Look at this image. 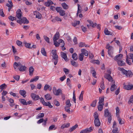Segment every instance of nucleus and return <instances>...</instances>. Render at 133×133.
<instances>
[{
    "label": "nucleus",
    "mask_w": 133,
    "mask_h": 133,
    "mask_svg": "<svg viewBox=\"0 0 133 133\" xmlns=\"http://www.w3.org/2000/svg\"><path fill=\"white\" fill-rule=\"evenodd\" d=\"M118 70H120L122 71V72L124 75H126V76L127 77H131L133 74L130 71H127L123 68H121L119 67L118 68Z\"/></svg>",
    "instance_id": "obj_1"
},
{
    "label": "nucleus",
    "mask_w": 133,
    "mask_h": 133,
    "mask_svg": "<svg viewBox=\"0 0 133 133\" xmlns=\"http://www.w3.org/2000/svg\"><path fill=\"white\" fill-rule=\"evenodd\" d=\"M106 48L108 50V52L109 55L111 57H112V55L113 53V47L112 46H110L109 44H108L106 46Z\"/></svg>",
    "instance_id": "obj_2"
},
{
    "label": "nucleus",
    "mask_w": 133,
    "mask_h": 133,
    "mask_svg": "<svg viewBox=\"0 0 133 133\" xmlns=\"http://www.w3.org/2000/svg\"><path fill=\"white\" fill-rule=\"evenodd\" d=\"M104 77L108 79L109 81H111L112 83H114L115 81L112 80V78L110 74H105L104 76Z\"/></svg>",
    "instance_id": "obj_3"
},
{
    "label": "nucleus",
    "mask_w": 133,
    "mask_h": 133,
    "mask_svg": "<svg viewBox=\"0 0 133 133\" xmlns=\"http://www.w3.org/2000/svg\"><path fill=\"white\" fill-rule=\"evenodd\" d=\"M92 128H93L91 127L89 128H87L81 131L80 133H87L90 132L92 131Z\"/></svg>",
    "instance_id": "obj_4"
},
{
    "label": "nucleus",
    "mask_w": 133,
    "mask_h": 133,
    "mask_svg": "<svg viewBox=\"0 0 133 133\" xmlns=\"http://www.w3.org/2000/svg\"><path fill=\"white\" fill-rule=\"evenodd\" d=\"M53 58L52 59V61L54 62V64L56 65L58 62V57L57 55H52Z\"/></svg>",
    "instance_id": "obj_5"
},
{
    "label": "nucleus",
    "mask_w": 133,
    "mask_h": 133,
    "mask_svg": "<svg viewBox=\"0 0 133 133\" xmlns=\"http://www.w3.org/2000/svg\"><path fill=\"white\" fill-rule=\"evenodd\" d=\"M16 16L19 19H21L22 15V12L20 9H18L16 12Z\"/></svg>",
    "instance_id": "obj_6"
},
{
    "label": "nucleus",
    "mask_w": 133,
    "mask_h": 133,
    "mask_svg": "<svg viewBox=\"0 0 133 133\" xmlns=\"http://www.w3.org/2000/svg\"><path fill=\"white\" fill-rule=\"evenodd\" d=\"M123 57V55L121 54H120L116 56L114 59L117 62V61L121 60Z\"/></svg>",
    "instance_id": "obj_7"
},
{
    "label": "nucleus",
    "mask_w": 133,
    "mask_h": 133,
    "mask_svg": "<svg viewBox=\"0 0 133 133\" xmlns=\"http://www.w3.org/2000/svg\"><path fill=\"white\" fill-rule=\"evenodd\" d=\"M31 96L33 99L35 101L37 100L39 98V97L38 95H37L34 93H31Z\"/></svg>",
    "instance_id": "obj_8"
},
{
    "label": "nucleus",
    "mask_w": 133,
    "mask_h": 133,
    "mask_svg": "<svg viewBox=\"0 0 133 133\" xmlns=\"http://www.w3.org/2000/svg\"><path fill=\"white\" fill-rule=\"evenodd\" d=\"M124 88L128 90L133 89V85H125L124 86Z\"/></svg>",
    "instance_id": "obj_9"
},
{
    "label": "nucleus",
    "mask_w": 133,
    "mask_h": 133,
    "mask_svg": "<svg viewBox=\"0 0 133 133\" xmlns=\"http://www.w3.org/2000/svg\"><path fill=\"white\" fill-rule=\"evenodd\" d=\"M53 93L54 94L56 95H59L60 93L61 94L62 93L61 90L59 89L57 90L55 89L53 90Z\"/></svg>",
    "instance_id": "obj_10"
},
{
    "label": "nucleus",
    "mask_w": 133,
    "mask_h": 133,
    "mask_svg": "<svg viewBox=\"0 0 133 133\" xmlns=\"http://www.w3.org/2000/svg\"><path fill=\"white\" fill-rule=\"evenodd\" d=\"M94 123L96 127H99L101 124V122L99 119H95Z\"/></svg>",
    "instance_id": "obj_11"
},
{
    "label": "nucleus",
    "mask_w": 133,
    "mask_h": 133,
    "mask_svg": "<svg viewBox=\"0 0 133 133\" xmlns=\"http://www.w3.org/2000/svg\"><path fill=\"white\" fill-rule=\"evenodd\" d=\"M34 15H36V18H38V19L41 18L42 16L41 14L38 12L36 11H35L34 12Z\"/></svg>",
    "instance_id": "obj_12"
},
{
    "label": "nucleus",
    "mask_w": 133,
    "mask_h": 133,
    "mask_svg": "<svg viewBox=\"0 0 133 133\" xmlns=\"http://www.w3.org/2000/svg\"><path fill=\"white\" fill-rule=\"evenodd\" d=\"M81 54L85 56H87L88 55V52L84 49H82L81 50Z\"/></svg>",
    "instance_id": "obj_13"
},
{
    "label": "nucleus",
    "mask_w": 133,
    "mask_h": 133,
    "mask_svg": "<svg viewBox=\"0 0 133 133\" xmlns=\"http://www.w3.org/2000/svg\"><path fill=\"white\" fill-rule=\"evenodd\" d=\"M117 62L118 65L120 66L124 65L125 64L124 61L122 60L117 61Z\"/></svg>",
    "instance_id": "obj_14"
},
{
    "label": "nucleus",
    "mask_w": 133,
    "mask_h": 133,
    "mask_svg": "<svg viewBox=\"0 0 133 133\" xmlns=\"http://www.w3.org/2000/svg\"><path fill=\"white\" fill-rule=\"evenodd\" d=\"M112 83L111 85L110 88V90L111 91H114V90L116 89L117 88V86L115 84V83Z\"/></svg>",
    "instance_id": "obj_15"
},
{
    "label": "nucleus",
    "mask_w": 133,
    "mask_h": 133,
    "mask_svg": "<svg viewBox=\"0 0 133 133\" xmlns=\"http://www.w3.org/2000/svg\"><path fill=\"white\" fill-rule=\"evenodd\" d=\"M61 56L66 61H67V58L66 54L64 53L63 52H61Z\"/></svg>",
    "instance_id": "obj_16"
},
{
    "label": "nucleus",
    "mask_w": 133,
    "mask_h": 133,
    "mask_svg": "<svg viewBox=\"0 0 133 133\" xmlns=\"http://www.w3.org/2000/svg\"><path fill=\"white\" fill-rule=\"evenodd\" d=\"M59 34L58 32H56L53 38V41L57 40L59 38Z\"/></svg>",
    "instance_id": "obj_17"
},
{
    "label": "nucleus",
    "mask_w": 133,
    "mask_h": 133,
    "mask_svg": "<svg viewBox=\"0 0 133 133\" xmlns=\"http://www.w3.org/2000/svg\"><path fill=\"white\" fill-rule=\"evenodd\" d=\"M47 1L45 3V6H49L53 4V2L50 0H47Z\"/></svg>",
    "instance_id": "obj_18"
},
{
    "label": "nucleus",
    "mask_w": 133,
    "mask_h": 133,
    "mask_svg": "<svg viewBox=\"0 0 133 133\" xmlns=\"http://www.w3.org/2000/svg\"><path fill=\"white\" fill-rule=\"evenodd\" d=\"M42 104L46 106H48V107L50 108H52V106L51 105L50 103L49 102H45V101L43 102Z\"/></svg>",
    "instance_id": "obj_19"
},
{
    "label": "nucleus",
    "mask_w": 133,
    "mask_h": 133,
    "mask_svg": "<svg viewBox=\"0 0 133 133\" xmlns=\"http://www.w3.org/2000/svg\"><path fill=\"white\" fill-rule=\"evenodd\" d=\"M29 75L30 76H32L33 75V72L34 71V69L32 66H30L29 69Z\"/></svg>",
    "instance_id": "obj_20"
},
{
    "label": "nucleus",
    "mask_w": 133,
    "mask_h": 133,
    "mask_svg": "<svg viewBox=\"0 0 133 133\" xmlns=\"http://www.w3.org/2000/svg\"><path fill=\"white\" fill-rule=\"evenodd\" d=\"M21 23H24L28 24L29 21L25 17H23L21 19Z\"/></svg>",
    "instance_id": "obj_21"
},
{
    "label": "nucleus",
    "mask_w": 133,
    "mask_h": 133,
    "mask_svg": "<svg viewBox=\"0 0 133 133\" xmlns=\"http://www.w3.org/2000/svg\"><path fill=\"white\" fill-rule=\"evenodd\" d=\"M104 32L105 34L107 35H111L112 33L109 31L107 28H106L104 30Z\"/></svg>",
    "instance_id": "obj_22"
},
{
    "label": "nucleus",
    "mask_w": 133,
    "mask_h": 133,
    "mask_svg": "<svg viewBox=\"0 0 133 133\" xmlns=\"http://www.w3.org/2000/svg\"><path fill=\"white\" fill-rule=\"evenodd\" d=\"M71 65L75 67H77L78 66V63L73 60H71Z\"/></svg>",
    "instance_id": "obj_23"
},
{
    "label": "nucleus",
    "mask_w": 133,
    "mask_h": 133,
    "mask_svg": "<svg viewBox=\"0 0 133 133\" xmlns=\"http://www.w3.org/2000/svg\"><path fill=\"white\" fill-rule=\"evenodd\" d=\"M118 120V121L119 123L120 124H124V122L123 120H122V119L120 117L119 115H118L117 117Z\"/></svg>",
    "instance_id": "obj_24"
},
{
    "label": "nucleus",
    "mask_w": 133,
    "mask_h": 133,
    "mask_svg": "<svg viewBox=\"0 0 133 133\" xmlns=\"http://www.w3.org/2000/svg\"><path fill=\"white\" fill-rule=\"evenodd\" d=\"M104 116L105 117H106L108 116L109 115H111L110 114L108 109H105L104 110Z\"/></svg>",
    "instance_id": "obj_25"
},
{
    "label": "nucleus",
    "mask_w": 133,
    "mask_h": 133,
    "mask_svg": "<svg viewBox=\"0 0 133 133\" xmlns=\"http://www.w3.org/2000/svg\"><path fill=\"white\" fill-rule=\"evenodd\" d=\"M19 93L20 95L25 97L26 96L25 94H26V91L24 90H20L19 91Z\"/></svg>",
    "instance_id": "obj_26"
},
{
    "label": "nucleus",
    "mask_w": 133,
    "mask_h": 133,
    "mask_svg": "<svg viewBox=\"0 0 133 133\" xmlns=\"http://www.w3.org/2000/svg\"><path fill=\"white\" fill-rule=\"evenodd\" d=\"M78 6V10L77 13V16L78 15V13H81L82 12V8L80 6V5L78 4H77Z\"/></svg>",
    "instance_id": "obj_27"
},
{
    "label": "nucleus",
    "mask_w": 133,
    "mask_h": 133,
    "mask_svg": "<svg viewBox=\"0 0 133 133\" xmlns=\"http://www.w3.org/2000/svg\"><path fill=\"white\" fill-rule=\"evenodd\" d=\"M59 42L61 47H63L65 45V43L64 41L62 40L59 39Z\"/></svg>",
    "instance_id": "obj_28"
},
{
    "label": "nucleus",
    "mask_w": 133,
    "mask_h": 133,
    "mask_svg": "<svg viewBox=\"0 0 133 133\" xmlns=\"http://www.w3.org/2000/svg\"><path fill=\"white\" fill-rule=\"evenodd\" d=\"M45 98L48 100H50L52 98L51 97L49 94H47L45 95Z\"/></svg>",
    "instance_id": "obj_29"
},
{
    "label": "nucleus",
    "mask_w": 133,
    "mask_h": 133,
    "mask_svg": "<svg viewBox=\"0 0 133 133\" xmlns=\"http://www.w3.org/2000/svg\"><path fill=\"white\" fill-rule=\"evenodd\" d=\"M104 105V103H103L102 104H99L98 107V109L99 111H101L103 109V105Z\"/></svg>",
    "instance_id": "obj_30"
},
{
    "label": "nucleus",
    "mask_w": 133,
    "mask_h": 133,
    "mask_svg": "<svg viewBox=\"0 0 133 133\" xmlns=\"http://www.w3.org/2000/svg\"><path fill=\"white\" fill-rule=\"evenodd\" d=\"M7 85L5 83L1 85L0 86V89H1V92L3 89H5L6 88Z\"/></svg>",
    "instance_id": "obj_31"
},
{
    "label": "nucleus",
    "mask_w": 133,
    "mask_h": 133,
    "mask_svg": "<svg viewBox=\"0 0 133 133\" xmlns=\"http://www.w3.org/2000/svg\"><path fill=\"white\" fill-rule=\"evenodd\" d=\"M69 123L64 124H63L61 126V128L62 129H63L65 128H68L69 126Z\"/></svg>",
    "instance_id": "obj_32"
},
{
    "label": "nucleus",
    "mask_w": 133,
    "mask_h": 133,
    "mask_svg": "<svg viewBox=\"0 0 133 133\" xmlns=\"http://www.w3.org/2000/svg\"><path fill=\"white\" fill-rule=\"evenodd\" d=\"M26 68V67L25 66L21 65L19 69L20 71H23L25 70Z\"/></svg>",
    "instance_id": "obj_33"
},
{
    "label": "nucleus",
    "mask_w": 133,
    "mask_h": 133,
    "mask_svg": "<svg viewBox=\"0 0 133 133\" xmlns=\"http://www.w3.org/2000/svg\"><path fill=\"white\" fill-rule=\"evenodd\" d=\"M19 101L23 105H27L28 103L24 99H19Z\"/></svg>",
    "instance_id": "obj_34"
},
{
    "label": "nucleus",
    "mask_w": 133,
    "mask_h": 133,
    "mask_svg": "<svg viewBox=\"0 0 133 133\" xmlns=\"http://www.w3.org/2000/svg\"><path fill=\"white\" fill-rule=\"evenodd\" d=\"M41 53L44 56H46V52L44 48H41Z\"/></svg>",
    "instance_id": "obj_35"
},
{
    "label": "nucleus",
    "mask_w": 133,
    "mask_h": 133,
    "mask_svg": "<svg viewBox=\"0 0 133 133\" xmlns=\"http://www.w3.org/2000/svg\"><path fill=\"white\" fill-rule=\"evenodd\" d=\"M23 43L25 45V46L26 48H31V47H30V46L31 45V44L30 43H27L26 41H24Z\"/></svg>",
    "instance_id": "obj_36"
},
{
    "label": "nucleus",
    "mask_w": 133,
    "mask_h": 133,
    "mask_svg": "<svg viewBox=\"0 0 133 133\" xmlns=\"http://www.w3.org/2000/svg\"><path fill=\"white\" fill-rule=\"evenodd\" d=\"M78 125L77 124H76L75 125L72 126V127L70 128L69 130V131L70 132H72L75 129L77 128V127Z\"/></svg>",
    "instance_id": "obj_37"
},
{
    "label": "nucleus",
    "mask_w": 133,
    "mask_h": 133,
    "mask_svg": "<svg viewBox=\"0 0 133 133\" xmlns=\"http://www.w3.org/2000/svg\"><path fill=\"white\" fill-rule=\"evenodd\" d=\"M72 57L73 59L75 60H76L77 59V55L75 53L72 54Z\"/></svg>",
    "instance_id": "obj_38"
},
{
    "label": "nucleus",
    "mask_w": 133,
    "mask_h": 133,
    "mask_svg": "<svg viewBox=\"0 0 133 133\" xmlns=\"http://www.w3.org/2000/svg\"><path fill=\"white\" fill-rule=\"evenodd\" d=\"M61 5L64 9H67L68 8V6L65 3H62Z\"/></svg>",
    "instance_id": "obj_39"
},
{
    "label": "nucleus",
    "mask_w": 133,
    "mask_h": 133,
    "mask_svg": "<svg viewBox=\"0 0 133 133\" xmlns=\"http://www.w3.org/2000/svg\"><path fill=\"white\" fill-rule=\"evenodd\" d=\"M88 21L90 23V25L93 27H95L96 26V25L97 24L96 23L94 24L93 22L91 21L88 20Z\"/></svg>",
    "instance_id": "obj_40"
},
{
    "label": "nucleus",
    "mask_w": 133,
    "mask_h": 133,
    "mask_svg": "<svg viewBox=\"0 0 133 133\" xmlns=\"http://www.w3.org/2000/svg\"><path fill=\"white\" fill-rule=\"evenodd\" d=\"M104 101V98L102 97V98L99 97V104H101L103 103Z\"/></svg>",
    "instance_id": "obj_41"
},
{
    "label": "nucleus",
    "mask_w": 133,
    "mask_h": 133,
    "mask_svg": "<svg viewBox=\"0 0 133 133\" xmlns=\"http://www.w3.org/2000/svg\"><path fill=\"white\" fill-rule=\"evenodd\" d=\"M84 55L81 53L79 55L78 58L80 61H82L83 59Z\"/></svg>",
    "instance_id": "obj_42"
},
{
    "label": "nucleus",
    "mask_w": 133,
    "mask_h": 133,
    "mask_svg": "<svg viewBox=\"0 0 133 133\" xmlns=\"http://www.w3.org/2000/svg\"><path fill=\"white\" fill-rule=\"evenodd\" d=\"M80 23L79 21H75L72 23V25L74 26H75L77 24H79Z\"/></svg>",
    "instance_id": "obj_43"
},
{
    "label": "nucleus",
    "mask_w": 133,
    "mask_h": 133,
    "mask_svg": "<svg viewBox=\"0 0 133 133\" xmlns=\"http://www.w3.org/2000/svg\"><path fill=\"white\" fill-rule=\"evenodd\" d=\"M39 77L38 76H37L35 77L33 79H31L30 81V82H32L34 81H36L38 79Z\"/></svg>",
    "instance_id": "obj_44"
},
{
    "label": "nucleus",
    "mask_w": 133,
    "mask_h": 133,
    "mask_svg": "<svg viewBox=\"0 0 133 133\" xmlns=\"http://www.w3.org/2000/svg\"><path fill=\"white\" fill-rule=\"evenodd\" d=\"M65 110L67 112L70 113V112L69 107L65 106L64 108Z\"/></svg>",
    "instance_id": "obj_45"
},
{
    "label": "nucleus",
    "mask_w": 133,
    "mask_h": 133,
    "mask_svg": "<svg viewBox=\"0 0 133 133\" xmlns=\"http://www.w3.org/2000/svg\"><path fill=\"white\" fill-rule=\"evenodd\" d=\"M113 129L112 130V131L113 133H118V128L117 127H115L113 128Z\"/></svg>",
    "instance_id": "obj_46"
},
{
    "label": "nucleus",
    "mask_w": 133,
    "mask_h": 133,
    "mask_svg": "<svg viewBox=\"0 0 133 133\" xmlns=\"http://www.w3.org/2000/svg\"><path fill=\"white\" fill-rule=\"evenodd\" d=\"M104 82L103 81H102L101 83L100 87L103 90H104L105 89V87L104 84Z\"/></svg>",
    "instance_id": "obj_47"
},
{
    "label": "nucleus",
    "mask_w": 133,
    "mask_h": 133,
    "mask_svg": "<svg viewBox=\"0 0 133 133\" xmlns=\"http://www.w3.org/2000/svg\"><path fill=\"white\" fill-rule=\"evenodd\" d=\"M97 100H95L91 104V106L93 107H95L96 105Z\"/></svg>",
    "instance_id": "obj_48"
},
{
    "label": "nucleus",
    "mask_w": 133,
    "mask_h": 133,
    "mask_svg": "<svg viewBox=\"0 0 133 133\" xmlns=\"http://www.w3.org/2000/svg\"><path fill=\"white\" fill-rule=\"evenodd\" d=\"M59 13L60 14V15L62 16H64L65 14V11L62 9L60 11Z\"/></svg>",
    "instance_id": "obj_49"
},
{
    "label": "nucleus",
    "mask_w": 133,
    "mask_h": 133,
    "mask_svg": "<svg viewBox=\"0 0 133 133\" xmlns=\"http://www.w3.org/2000/svg\"><path fill=\"white\" fill-rule=\"evenodd\" d=\"M98 114L96 112H95L94 114V117L95 118V119H99L98 118Z\"/></svg>",
    "instance_id": "obj_50"
},
{
    "label": "nucleus",
    "mask_w": 133,
    "mask_h": 133,
    "mask_svg": "<svg viewBox=\"0 0 133 133\" xmlns=\"http://www.w3.org/2000/svg\"><path fill=\"white\" fill-rule=\"evenodd\" d=\"M66 105H67L66 106L70 107L71 106V104L70 103V101L69 100H67L66 102Z\"/></svg>",
    "instance_id": "obj_51"
},
{
    "label": "nucleus",
    "mask_w": 133,
    "mask_h": 133,
    "mask_svg": "<svg viewBox=\"0 0 133 133\" xmlns=\"http://www.w3.org/2000/svg\"><path fill=\"white\" fill-rule=\"evenodd\" d=\"M129 103H133V95H131L130 98V99L128 102Z\"/></svg>",
    "instance_id": "obj_52"
},
{
    "label": "nucleus",
    "mask_w": 133,
    "mask_h": 133,
    "mask_svg": "<svg viewBox=\"0 0 133 133\" xmlns=\"http://www.w3.org/2000/svg\"><path fill=\"white\" fill-rule=\"evenodd\" d=\"M57 40L53 41L54 42V44L56 47H58L59 46V42H57Z\"/></svg>",
    "instance_id": "obj_53"
},
{
    "label": "nucleus",
    "mask_w": 133,
    "mask_h": 133,
    "mask_svg": "<svg viewBox=\"0 0 133 133\" xmlns=\"http://www.w3.org/2000/svg\"><path fill=\"white\" fill-rule=\"evenodd\" d=\"M108 121L109 123H111L112 120L111 115H109L108 116Z\"/></svg>",
    "instance_id": "obj_54"
},
{
    "label": "nucleus",
    "mask_w": 133,
    "mask_h": 133,
    "mask_svg": "<svg viewBox=\"0 0 133 133\" xmlns=\"http://www.w3.org/2000/svg\"><path fill=\"white\" fill-rule=\"evenodd\" d=\"M9 19L11 21H13L14 20H16V18L15 17L12 16H9L8 17Z\"/></svg>",
    "instance_id": "obj_55"
},
{
    "label": "nucleus",
    "mask_w": 133,
    "mask_h": 133,
    "mask_svg": "<svg viewBox=\"0 0 133 133\" xmlns=\"http://www.w3.org/2000/svg\"><path fill=\"white\" fill-rule=\"evenodd\" d=\"M63 70L65 72V74H68L69 72V70L68 69L66 68H64Z\"/></svg>",
    "instance_id": "obj_56"
},
{
    "label": "nucleus",
    "mask_w": 133,
    "mask_h": 133,
    "mask_svg": "<svg viewBox=\"0 0 133 133\" xmlns=\"http://www.w3.org/2000/svg\"><path fill=\"white\" fill-rule=\"evenodd\" d=\"M116 116L117 117V116L118 115H119V108L117 107L116 108Z\"/></svg>",
    "instance_id": "obj_57"
},
{
    "label": "nucleus",
    "mask_w": 133,
    "mask_h": 133,
    "mask_svg": "<svg viewBox=\"0 0 133 133\" xmlns=\"http://www.w3.org/2000/svg\"><path fill=\"white\" fill-rule=\"evenodd\" d=\"M50 87V86L47 84H45L44 87V90L46 91Z\"/></svg>",
    "instance_id": "obj_58"
},
{
    "label": "nucleus",
    "mask_w": 133,
    "mask_h": 133,
    "mask_svg": "<svg viewBox=\"0 0 133 133\" xmlns=\"http://www.w3.org/2000/svg\"><path fill=\"white\" fill-rule=\"evenodd\" d=\"M44 38L45 41L48 43H49V37L45 36H44Z\"/></svg>",
    "instance_id": "obj_59"
},
{
    "label": "nucleus",
    "mask_w": 133,
    "mask_h": 133,
    "mask_svg": "<svg viewBox=\"0 0 133 133\" xmlns=\"http://www.w3.org/2000/svg\"><path fill=\"white\" fill-rule=\"evenodd\" d=\"M19 76L17 75H16L13 77L17 81L19 80Z\"/></svg>",
    "instance_id": "obj_60"
},
{
    "label": "nucleus",
    "mask_w": 133,
    "mask_h": 133,
    "mask_svg": "<svg viewBox=\"0 0 133 133\" xmlns=\"http://www.w3.org/2000/svg\"><path fill=\"white\" fill-rule=\"evenodd\" d=\"M0 15L2 17H4L5 16L3 10L2 9H0Z\"/></svg>",
    "instance_id": "obj_61"
},
{
    "label": "nucleus",
    "mask_w": 133,
    "mask_h": 133,
    "mask_svg": "<svg viewBox=\"0 0 133 133\" xmlns=\"http://www.w3.org/2000/svg\"><path fill=\"white\" fill-rule=\"evenodd\" d=\"M92 62L93 63H95L97 64H99L100 63L99 61L98 60H94L93 61H92Z\"/></svg>",
    "instance_id": "obj_62"
},
{
    "label": "nucleus",
    "mask_w": 133,
    "mask_h": 133,
    "mask_svg": "<svg viewBox=\"0 0 133 133\" xmlns=\"http://www.w3.org/2000/svg\"><path fill=\"white\" fill-rule=\"evenodd\" d=\"M81 28L82 31L84 32H85L87 31L86 28L83 26H81Z\"/></svg>",
    "instance_id": "obj_63"
},
{
    "label": "nucleus",
    "mask_w": 133,
    "mask_h": 133,
    "mask_svg": "<svg viewBox=\"0 0 133 133\" xmlns=\"http://www.w3.org/2000/svg\"><path fill=\"white\" fill-rule=\"evenodd\" d=\"M8 94V92L6 91L3 90L2 93V95L3 96H5Z\"/></svg>",
    "instance_id": "obj_64"
}]
</instances>
